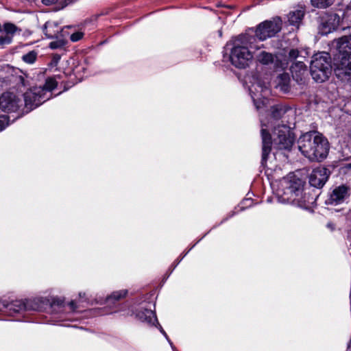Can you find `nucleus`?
<instances>
[{"label": "nucleus", "instance_id": "nucleus-26", "mask_svg": "<svg viewBox=\"0 0 351 351\" xmlns=\"http://www.w3.org/2000/svg\"><path fill=\"white\" fill-rule=\"evenodd\" d=\"M3 27L5 34L12 35V36L18 30V27L14 24L11 23H4Z\"/></svg>", "mask_w": 351, "mask_h": 351}, {"label": "nucleus", "instance_id": "nucleus-21", "mask_svg": "<svg viewBox=\"0 0 351 351\" xmlns=\"http://www.w3.org/2000/svg\"><path fill=\"white\" fill-rule=\"evenodd\" d=\"M254 56H256L259 62L263 64H268L271 63L274 60L273 55L265 51H261L257 54L254 53Z\"/></svg>", "mask_w": 351, "mask_h": 351}, {"label": "nucleus", "instance_id": "nucleus-33", "mask_svg": "<svg viewBox=\"0 0 351 351\" xmlns=\"http://www.w3.org/2000/svg\"><path fill=\"white\" fill-rule=\"evenodd\" d=\"M69 306L71 307V309L73 311H75L77 308V306L75 305V303L74 301H71L69 302Z\"/></svg>", "mask_w": 351, "mask_h": 351}, {"label": "nucleus", "instance_id": "nucleus-16", "mask_svg": "<svg viewBox=\"0 0 351 351\" xmlns=\"http://www.w3.org/2000/svg\"><path fill=\"white\" fill-rule=\"evenodd\" d=\"M43 32L50 39L58 38V36L63 35L62 29L58 27V23L56 22H47L44 25Z\"/></svg>", "mask_w": 351, "mask_h": 351}, {"label": "nucleus", "instance_id": "nucleus-13", "mask_svg": "<svg viewBox=\"0 0 351 351\" xmlns=\"http://www.w3.org/2000/svg\"><path fill=\"white\" fill-rule=\"evenodd\" d=\"M349 196L348 188L344 185L335 187L326 200L327 205L336 206L342 204Z\"/></svg>", "mask_w": 351, "mask_h": 351}, {"label": "nucleus", "instance_id": "nucleus-32", "mask_svg": "<svg viewBox=\"0 0 351 351\" xmlns=\"http://www.w3.org/2000/svg\"><path fill=\"white\" fill-rule=\"evenodd\" d=\"M17 83L21 84V86H25L26 85L25 84V78L20 75L16 77Z\"/></svg>", "mask_w": 351, "mask_h": 351}, {"label": "nucleus", "instance_id": "nucleus-25", "mask_svg": "<svg viewBox=\"0 0 351 351\" xmlns=\"http://www.w3.org/2000/svg\"><path fill=\"white\" fill-rule=\"evenodd\" d=\"M37 58V53L35 51H31L22 56V60L25 63L33 64Z\"/></svg>", "mask_w": 351, "mask_h": 351}, {"label": "nucleus", "instance_id": "nucleus-15", "mask_svg": "<svg viewBox=\"0 0 351 351\" xmlns=\"http://www.w3.org/2000/svg\"><path fill=\"white\" fill-rule=\"evenodd\" d=\"M5 308H8L10 313H19L27 309L28 307L27 304L23 300H15L12 303H8L5 300H0V311Z\"/></svg>", "mask_w": 351, "mask_h": 351}, {"label": "nucleus", "instance_id": "nucleus-18", "mask_svg": "<svg viewBox=\"0 0 351 351\" xmlns=\"http://www.w3.org/2000/svg\"><path fill=\"white\" fill-rule=\"evenodd\" d=\"M304 16V10L302 8L291 11L289 13L288 21L290 25L298 27Z\"/></svg>", "mask_w": 351, "mask_h": 351}, {"label": "nucleus", "instance_id": "nucleus-4", "mask_svg": "<svg viewBox=\"0 0 351 351\" xmlns=\"http://www.w3.org/2000/svg\"><path fill=\"white\" fill-rule=\"evenodd\" d=\"M330 52L334 55L335 73L343 80L345 73H351V34L332 41Z\"/></svg>", "mask_w": 351, "mask_h": 351}, {"label": "nucleus", "instance_id": "nucleus-27", "mask_svg": "<svg viewBox=\"0 0 351 351\" xmlns=\"http://www.w3.org/2000/svg\"><path fill=\"white\" fill-rule=\"evenodd\" d=\"M13 36L5 34L0 36V45L4 46L10 44L12 42Z\"/></svg>", "mask_w": 351, "mask_h": 351}, {"label": "nucleus", "instance_id": "nucleus-36", "mask_svg": "<svg viewBox=\"0 0 351 351\" xmlns=\"http://www.w3.org/2000/svg\"><path fill=\"white\" fill-rule=\"evenodd\" d=\"M348 136H349L350 140L351 141V130L349 132Z\"/></svg>", "mask_w": 351, "mask_h": 351}, {"label": "nucleus", "instance_id": "nucleus-3", "mask_svg": "<svg viewBox=\"0 0 351 351\" xmlns=\"http://www.w3.org/2000/svg\"><path fill=\"white\" fill-rule=\"evenodd\" d=\"M298 144L301 153L311 161H321L328 154L329 145L327 139L316 131L302 135Z\"/></svg>", "mask_w": 351, "mask_h": 351}, {"label": "nucleus", "instance_id": "nucleus-35", "mask_svg": "<svg viewBox=\"0 0 351 351\" xmlns=\"http://www.w3.org/2000/svg\"><path fill=\"white\" fill-rule=\"evenodd\" d=\"M218 33H219V37H221L222 36V31H221V29L219 30Z\"/></svg>", "mask_w": 351, "mask_h": 351}, {"label": "nucleus", "instance_id": "nucleus-28", "mask_svg": "<svg viewBox=\"0 0 351 351\" xmlns=\"http://www.w3.org/2000/svg\"><path fill=\"white\" fill-rule=\"evenodd\" d=\"M8 125V119L6 116H0V132L5 129Z\"/></svg>", "mask_w": 351, "mask_h": 351}, {"label": "nucleus", "instance_id": "nucleus-7", "mask_svg": "<svg viewBox=\"0 0 351 351\" xmlns=\"http://www.w3.org/2000/svg\"><path fill=\"white\" fill-rule=\"evenodd\" d=\"M282 29V21L279 17L260 23L255 31V36L260 40H265L274 36Z\"/></svg>", "mask_w": 351, "mask_h": 351}, {"label": "nucleus", "instance_id": "nucleus-14", "mask_svg": "<svg viewBox=\"0 0 351 351\" xmlns=\"http://www.w3.org/2000/svg\"><path fill=\"white\" fill-rule=\"evenodd\" d=\"M293 78L298 83H302L304 81L305 75L307 74L306 66L303 60H298L292 63L290 66Z\"/></svg>", "mask_w": 351, "mask_h": 351}, {"label": "nucleus", "instance_id": "nucleus-2", "mask_svg": "<svg viewBox=\"0 0 351 351\" xmlns=\"http://www.w3.org/2000/svg\"><path fill=\"white\" fill-rule=\"evenodd\" d=\"M304 182L294 175H289L280 181L278 190V201L305 208L308 206L309 197L304 193Z\"/></svg>", "mask_w": 351, "mask_h": 351}, {"label": "nucleus", "instance_id": "nucleus-6", "mask_svg": "<svg viewBox=\"0 0 351 351\" xmlns=\"http://www.w3.org/2000/svg\"><path fill=\"white\" fill-rule=\"evenodd\" d=\"M310 69L315 82H323L326 80L332 71L329 53L322 52L313 56Z\"/></svg>", "mask_w": 351, "mask_h": 351}, {"label": "nucleus", "instance_id": "nucleus-20", "mask_svg": "<svg viewBox=\"0 0 351 351\" xmlns=\"http://www.w3.org/2000/svg\"><path fill=\"white\" fill-rule=\"evenodd\" d=\"M302 53V51H300L297 49H291L288 51V54L285 57L287 58L288 62L293 63L298 60H303L305 58V56Z\"/></svg>", "mask_w": 351, "mask_h": 351}, {"label": "nucleus", "instance_id": "nucleus-1", "mask_svg": "<svg viewBox=\"0 0 351 351\" xmlns=\"http://www.w3.org/2000/svg\"><path fill=\"white\" fill-rule=\"evenodd\" d=\"M251 40L247 35H239L226 44L227 49L230 51V61L235 67H248L254 57L255 51L261 49L260 46L254 45Z\"/></svg>", "mask_w": 351, "mask_h": 351}, {"label": "nucleus", "instance_id": "nucleus-9", "mask_svg": "<svg viewBox=\"0 0 351 351\" xmlns=\"http://www.w3.org/2000/svg\"><path fill=\"white\" fill-rule=\"evenodd\" d=\"M42 91V88L34 87L24 93V103L27 111L36 108L49 99V97H44V93H41Z\"/></svg>", "mask_w": 351, "mask_h": 351}, {"label": "nucleus", "instance_id": "nucleus-31", "mask_svg": "<svg viewBox=\"0 0 351 351\" xmlns=\"http://www.w3.org/2000/svg\"><path fill=\"white\" fill-rule=\"evenodd\" d=\"M42 3L45 5H51L56 3L58 0H41Z\"/></svg>", "mask_w": 351, "mask_h": 351}, {"label": "nucleus", "instance_id": "nucleus-34", "mask_svg": "<svg viewBox=\"0 0 351 351\" xmlns=\"http://www.w3.org/2000/svg\"><path fill=\"white\" fill-rule=\"evenodd\" d=\"M327 227L330 228L331 230H333L335 228V225L331 222H328L327 223Z\"/></svg>", "mask_w": 351, "mask_h": 351}, {"label": "nucleus", "instance_id": "nucleus-11", "mask_svg": "<svg viewBox=\"0 0 351 351\" xmlns=\"http://www.w3.org/2000/svg\"><path fill=\"white\" fill-rule=\"evenodd\" d=\"M21 101L12 93L5 92L0 96V108L4 112H15L21 106Z\"/></svg>", "mask_w": 351, "mask_h": 351}, {"label": "nucleus", "instance_id": "nucleus-12", "mask_svg": "<svg viewBox=\"0 0 351 351\" xmlns=\"http://www.w3.org/2000/svg\"><path fill=\"white\" fill-rule=\"evenodd\" d=\"M329 177L328 169L319 167L314 169L309 176V184L316 188H322Z\"/></svg>", "mask_w": 351, "mask_h": 351}, {"label": "nucleus", "instance_id": "nucleus-30", "mask_svg": "<svg viewBox=\"0 0 351 351\" xmlns=\"http://www.w3.org/2000/svg\"><path fill=\"white\" fill-rule=\"evenodd\" d=\"M83 37V34L82 32H75L71 35V40L73 42H77L80 40Z\"/></svg>", "mask_w": 351, "mask_h": 351}, {"label": "nucleus", "instance_id": "nucleus-22", "mask_svg": "<svg viewBox=\"0 0 351 351\" xmlns=\"http://www.w3.org/2000/svg\"><path fill=\"white\" fill-rule=\"evenodd\" d=\"M311 1L313 7L324 9L330 6L335 0H311Z\"/></svg>", "mask_w": 351, "mask_h": 351}, {"label": "nucleus", "instance_id": "nucleus-8", "mask_svg": "<svg viewBox=\"0 0 351 351\" xmlns=\"http://www.w3.org/2000/svg\"><path fill=\"white\" fill-rule=\"evenodd\" d=\"M274 144L280 149H289L293 143V138L290 134L289 127L285 124L274 126Z\"/></svg>", "mask_w": 351, "mask_h": 351}, {"label": "nucleus", "instance_id": "nucleus-38", "mask_svg": "<svg viewBox=\"0 0 351 351\" xmlns=\"http://www.w3.org/2000/svg\"><path fill=\"white\" fill-rule=\"evenodd\" d=\"M160 331H161V332H162L165 335H166L165 332L162 328H161Z\"/></svg>", "mask_w": 351, "mask_h": 351}, {"label": "nucleus", "instance_id": "nucleus-37", "mask_svg": "<svg viewBox=\"0 0 351 351\" xmlns=\"http://www.w3.org/2000/svg\"><path fill=\"white\" fill-rule=\"evenodd\" d=\"M346 76H351V73H345V77Z\"/></svg>", "mask_w": 351, "mask_h": 351}, {"label": "nucleus", "instance_id": "nucleus-24", "mask_svg": "<svg viewBox=\"0 0 351 351\" xmlns=\"http://www.w3.org/2000/svg\"><path fill=\"white\" fill-rule=\"evenodd\" d=\"M56 40L51 42L49 47L52 49L62 48L66 44L64 35H60L58 38H56Z\"/></svg>", "mask_w": 351, "mask_h": 351}, {"label": "nucleus", "instance_id": "nucleus-5", "mask_svg": "<svg viewBox=\"0 0 351 351\" xmlns=\"http://www.w3.org/2000/svg\"><path fill=\"white\" fill-rule=\"evenodd\" d=\"M289 109L281 105L274 106L271 108V120L265 123L261 121L262 129L261 131L262 138V162H266L267 156L271 150L272 140L271 134L267 132L269 127L278 126L276 121L282 118Z\"/></svg>", "mask_w": 351, "mask_h": 351}, {"label": "nucleus", "instance_id": "nucleus-23", "mask_svg": "<svg viewBox=\"0 0 351 351\" xmlns=\"http://www.w3.org/2000/svg\"><path fill=\"white\" fill-rule=\"evenodd\" d=\"M127 293L128 291L125 289L114 291L106 298V300L108 302H110L111 300H114L117 301L121 300V298H125Z\"/></svg>", "mask_w": 351, "mask_h": 351}, {"label": "nucleus", "instance_id": "nucleus-17", "mask_svg": "<svg viewBox=\"0 0 351 351\" xmlns=\"http://www.w3.org/2000/svg\"><path fill=\"white\" fill-rule=\"evenodd\" d=\"M136 316L142 322H146L151 325H155L158 322L154 311L145 308L138 312Z\"/></svg>", "mask_w": 351, "mask_h": 351}, {"label": "nucleus", "instance_id": "nucleus-19", "mask_svg": "<svg viewBox=\"0 0 351 351\" xmlns=\"http://www.w3.org/2000/svg\"><path fill=\"white\" fill-rule=\"evenodd\" d=\"M57 86L56 81L53 78H48L46 80L45 84L42 86H38L43 89L41 93H44V97H48L47 94L51 95V91L53 90ZM50 95L49 96V98Z\"/></svg>", "mask_w": 351, "mask_h": 351}, {"label": "nucleus", "instance_id": "nucleus-10", "mask_svg": "<svg viewBox=\"0 0 351 351\" xmlns=\"http://www.w3.org/2000/svg\"><path fill=\"white\" fill-rule=\"evenodd\" d=\"M340 16L336 13H326L320 17L319 30L322 35H327L339 25Z\"/></svg>", "mask_w": 351, "mask_h": 351}, {"label": "nucleus", "instance_id": "nucleus-29", "mask_svg": "<svg viewBox=\"0 0 351 351\" xmlns=\"http://www.w3.org/2000/svg\"><path fill=\"white\" fill-rule=\"evenodd\" d=\"M254 104L256 106V108L259 110L261 109L263 106H265L267 103V99H264L262 101H256L254 99Z\"/></svg>", "mask_w": 351, "mask_h": 351}]
</instances>
